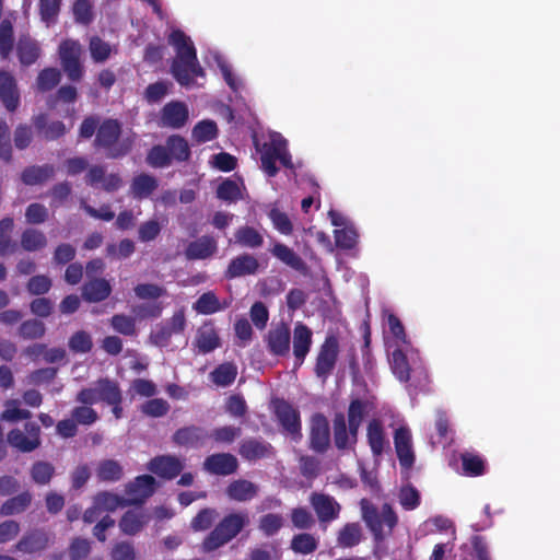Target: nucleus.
<instances>
[{"label":"nucleus","instance_id":"obj_1","mask_svg":"<svg viewBox=\"0 0 560 560\" xmlns=\"http://www.w3.org/2000/svg\"><path fill=\"white\" fill-rule=\"evenodd\" d=\"M167 42L176 51L171 63V73L182 86H191L196 77L203 78L206 75L189 36L176 28L168 35Z\"/></svg>","mask_w":560,"mask_h":560},{"label":"nucleus","instance_id":"obj_2","mask_svg":"<svg viewBox=\"0 0 560 560\" xmlns=\"http://www.w3.org/2000/svg\"><path fill=\"white\" fill-rule=\"evenodd\" d=\"M135 139V135L122 137V124L118 119L105 118L97 128L93 145L107 159L118 160L132 151Z\"/></svg>","mask_w":560,"mask_h":560},{"label":"nucleus","instance_id":"obj_3","mask_svg":"<svg viewBox=\"0 0 560 560\" xmlns=\"http://www.w3.org/2000/svg\"><path fill=\"white\" fill-rule=\"evenodd\" d=\"M249 524L247 512H231L224 515L203 538L201 551L213 552L232 541Z\"/></svg>","mask_w":560,"mask_h":560},{"label":"nucleus","instance_id":"obj_4","mask_svg":"<svg viewBox=\"0 0 560 560\" xmlns=\"http://www.w3.org/2000/svg\"><path fill=\"white\" fill-rule=\"evenodd\" d=\"M191 150L188 141L174 133L166 138L165 144H154L147 153L145 162L154 168H164L176 163L188 162Z\"/></svg>","mask_w":560,"mask_h":560},{"label":"nucleus","instance_id":"obj_5","mask_svg":"<svg viewBox=\"0 0 560 560\" xmlns=\"http://www.w3.org/2000/svg\"><path fill=\"white\" fill-rule=\"evenodd\" d=\"M362 520L371 530L374 541L380 544L392 535L398 523V517L393 508L385 503L378 511L374 505L362 502Z\"/></svg>","mask_w":560,"mask_h":560},{"label":"nucleus","instance_id":"obj_6","mask_svg":"<svg viewBox=\"0 0 560 560\" xmlns=\"http://www.w3.org/2000/svg\"><path fill=\"white\" fill-rule=\"evenodd\" d=\"M83 47L79 40L67 38L58 47L60 66L67 78L72 82L82 80L85 69L82 62Z\"/></svg>","mask_w":560,"mask_h":560},{"label":"nucleus","instance_id":"obj_7","mask_svg":"<svg viewBox=\"0 0 560 560\" xmlns=\"http://www.w3.org/2000/svg\"><path fill=\"white\" fill-rule=\"evenodd\" d=\"M339 355V340L335 335L326 336L320 345L314 365V374L326 382L332 374Z\"/></svg>","mask_w":560,"mask_h":560},{"label":"nucleus","instance_id":"obj_8","mask_svg":"<svg viewBox=\"0 0 560 560\" xmlns=\"http://www.w3.org/2000/svg\"><path fill=\"white\" fill-rule=\"evenodd\" d=\"M272 404L275 416L283 431L294 440H300L302 438L300 411L282 398L275 399Z\"/></svg>","mask_w":560,"mask_h":560},{"label":"nucleus","instance_id":"obj_9","mask_svg":"<svg viewBox=\"0 0 560 560\" xmlns=\"http://www.w3.org/2000/svg\"><path fill=\"white\" fill-rule=\"evenodd\" d=\"M288 141L280 133H272L270 140L265 142L260 149L261 168L269 177H275L279 168L277 161L285 149Z\"/></svg>","mask_w":560,"mask_h":560},{"label":"nucleus","instance_id":"obj_10","mask_svg":"<svg viewBox=\"0 0 560 560\" xmlns=\"http://www.w3.org/2000/svg\"><path fill=\"white\" fill-rule=\"evenodd\" d=\"M156 490V480L151 475H140L126 485L127 505H141Z\"/></svg>","mask_w":560,"mask_h":560},{"label":"nucleus","instance_id":"obj_11","mask_svg":"<svg viewBox=\"0 0 560 560\" xmlns=\"http://www.w3.org/2000/svg\"><path fill=\"white\" fill-rule=\"evenodd\" d=\"M189 119L188 106L182 101H171L160 110L158 126L161 128L180 129Z\"/></svg>","mask_w":560,"mask_h":560},{"label":"nucleus","instance_id":"obj_12","mask_svg":"<svg viewBox=\"0 0 560 560\" xmlns=\"http://www.w3.org/2000/svg\"><path fill=\"white\" fill-rule=\"evenodd\" d=\"M209 440V431L195 424L182 427L172 435V442L176 446L194 450L203 447Z\"/></svg>","mask_w":560,"mask_h":560},{"label":"nucleus","instance_id":"obj_13","mask_svg":"<svg viewBox=\"0 0 560 560\" xmlns=\"http://www.w3.org/2000/svg\"><path fill=\"white\" fill-rule=\"evenodd\" d=\"M269 353L276 357H287L290 352L291 330L284 323L271 327L265 336Z\"/></svg>","mask_w":560,"mask_h":560},{"label":"nucleus","instance_id":"obj_14","mask_svg":"<svg viewBox=\"0 0 560 560\" xmlns=\"http://www.w3.org/2000/svg\"><path fill=\"white\" fill-rule=\"evenodd\" d=\"M186 317L184 311L179 310L164 324L160 325L151 332V341L159 347H166L173 335L180 334L185 330Z\"/></svg>","mask_w":560,"mask_h":560},{"label":"nucleus","instance_id":"obj_15","mask_svg":"<svg viewBox=\"0 0 560 560\" xmlns=\"http://www.w3.org/2000/svg\"><path fill=\"white\" fill-rule=\"evenodd\" d=\"M310 502L320 524L330 523L339 517L341 506L334 497L313 492Z\"/></svg>","mask_w":560,"mask_h":560},{"label":"nucleus","instance_id":"obj_16","mask_svg":"<svg viewBox=\"0 0 560 560\" xmlns=\"http://www.w3.org/2000/svg\"><path fill=\"white\" fill-rule=\"evenodd\" d=\"M330 444V431L327 418L322 413L312 417L310 447L319 454L325 453Z\"/></svg>","mask_w":560,"mask_h":560},{"label":"nucleus","instance_id":"obj_17","mask_svg":"<svg viewBox=\"0 0 560 560\" xmlns=\"http://www.w3.org/2000/svg\"><path fill=\"white\" fill-rule=\"evenodd\" d=\"M202 469L215 476H230L237 471L238 460L231 453H215L206 457Z\"/></svg>","mask_w":560,"mask_h":560},{"label":"nucleus","instance_id":"obj_18","mask_svg":"<svg viewBox=\"0 0 560 560\" xmlns=\"http://www.w3.org/2000/svg\"><path fill=\"white\" fill-rule=\"evenodd\" d=\"M293 355L294 369L301 368L307 354L311 351L313 343V332L305 324L299 322L293 329Z\"/></svg>","mask_w":560,"mask_h":560},{"label":"nucleus","instance_id":"obj_19","mask_svg":"<svg viewBox=\"0 0 560 560\" xmlns=\"http://www.w3.org/2000/svg\"><path fill=\"white\" fill-rule=\"evenodd\" d=\"M147 468L160 478L172 480L180 475L184 463L175 455H159L148 463Z\"/></svg>","mask_w":560,"mask_h":560},{"label":"nucleus","instance_id":"obj_20","mask_svg":"<svg viewBox=\"0 0 560 560\" xmlns=\"http://www.w3.org/2000/svg\"><path fill=\"white\" fill-rule=\"evenodd\" d=\"M238 454L247 462H256L273 457L275 448L269 442L262 439L248 438L241 441Z\"/></svg>","mask_w":560,"mask_h":560},{"label":"nucleus","instance_id":"obj_21","mask_svg":"<svg viewBox=\"0 0 560 560\" xmlns=\"http://www.w3.org/2000/svg\"><path fill=\"white\" fill-rule=\"evenodd\" d=\"M395 451L401 468L410 469L415 464V453L411 443L410 430L399 427L394 433Z\"/></svg>","mask_w":560,"mask_h":560},{"label":"nucleus","instance_id":"obj_22","mask_svg":"<svg viewBox=\"0 0 560 560\" xmlns=\"http://www.w3.org/2000/svg\"><path fill=\"white\" fill-rule=\"evenodd\" d=\"M0 101L9 112H15L20 105V92L15 78L8 71L0 70Z\"/></svg>","mask_w":560,"mask_h":560},{"label":"nucleus","instance_id":"obj_23","mask_svg":"<svg viewBox=\"0 0 560 560\" xmlns=\"http://www.w3.org/2000/svg\"><path fill=\"white\" fill-rule=\"evenodd\" d=\"M217 252V240L210 235H202L187 245L185 257L188 260H205L212 257Z\"/></svg>","mask_w":560,"mask_h":560},{"label":"nucleus","instance_id":"obj_24","mask_svg":"<svg viewBox=\"0 0 560 560\" xmlns=\"http://www.w3.org/2000/svg\"><path fill=\"white\" fill-rule=\"evenodd\" d=\"M258 260L254 256L249 254H242L230 261L224 276L226 279H234L247 275H254L258 270Z\"/></svg>","mask_w":560,"mask_h":560},{"label":"nucleus","instance_id":"obj_25","mask_svg":"<svg viewBox=\"0 0 560 560\" xmlns=\"http://www.w3.org/2000/svg\"><path fill=\"white\" fill-rule=\"evenodd\" d=\"M221 345L220 337L211 323H205L196 332L194 346L199 353L206 354L214 351Z\"/></svg>","mask_w":560,"mask_h":560},{"label":"nucleus","instance_id":"obj_26","mask_svg":"<svg viewBox=\"0 0 560 560\" xmlns=\"http://www.w3.org/2000/svg\"><path fill=\"white\" fill-rule=\"evenodd\" d=\"M40 47L36 39L28 34L21 35L16 44V54L19 61L24 67H30L37 61L40 56Z\"/></svg>","mask_w":560,"mask_h":560},{"label":"nucleus","instance_id":"obj_27","mask_svg":"<svg viewBox=\"0 0 560 560\" xmlns=\"http://www.w3.org/2000/svg\"><path fill=\"white\" fill-rule=\"evenodd\" d=\"M112 293L110 283L104 278L89 280L82 287V299L90 303L105 301Z\"/></svg>","mask_w":560,"mask_h":560},{"label":"nucleus","instance_id":"obj_28","mask_svg":"<svg viewBox=\"0 0 560 560\" xmlns=\"http://www.w3.org/2000/svg\"><path fill=\"white\" fill-rule=\"evenodd\" d=\"M47 115L42 113L32 118L34 128L44 137L47 141H54L66 135V125L60 120L47 122Z\"/></svg>","mask_w":560,"mask_h":560},{"label":"nucleus","instance_id":"obj_29","mask_svg":"<svg viewBox=\"0 0 560 560\" xmlns=\"http://www.w3.org/2000/svg\"><path fill=\"white\" fill-rule=\"evenodd\" d=\"M148 522L149 516L142 509L128 510L119 521V528L124 534L135 536Z\"/></svg>","mask_w":560,"mask_h":560},{"label":"nucleus","instance_id":"obj_30","mask_svg":"<svg viewBox=\"0 0 560 560\" xmlns=\"http://www.w3.org/2000/svg\"><path fill=\"white\" fill-rule=\"evenodd\" d=\"M56 170L51 164L31 165L21 173V180L26 186H36L46 183L55 176Z\"/></svg>","mask_w":560,"mask_h":560},{"label":"nucleus","instance_id":"obj_31","mask_svg":"<svg viewBox=\"0 0 560 560\" xmlns=\"http://www.w3.org/2000/svg\"><path fill=\"white\" fill-rule=\"evenodd\" d=\"M225 493L233 501L246 502L257 495L258 487L249 480L236 479L229 483Z\"/></svg>","mask_w":560,"mask_h":560},{"label":"nucleus","instance_id":"obj_32","mask_svg":"<svg viewBox=\"0 0 560 560\" xmlns=\"http://www.w3.org/2000/svg\"><path fill=\"white\" fill-rule=\"evenodd\" d=\"M368 443L373 456L378 457L388 445L383 423L378 419H372L366 428Z\"/></svg>","mask_w":560,"mask_h":560},{"label":"nucleus","instance_id":"obj_33","mask_svg":"<svg viewBox=\"0 0 560 560\" xmlns=\"http://www.w3.org/2000/svg\"><path fill=\"white\" fill-rule=\"evenodd\" d=\"M48 536L44 530L34 529L26 533L15 545V549L24 553H34L48 546Z\"/></svg>","mask_w":560,"mask_h":560},{"label":"nucleus","instance_id":"obj_34","mask_svg":"<svg viewBox=\"0 0 560 560\" xmlns=\"http://www.w3.org/2000/svg\"><path fill=\"white\" fill-rule=\"evenodd\" d=\"M271 254L277 259H279L280 261H282L283 264L299 272L305 273L307 271V266L305 261L285 244L276 243L271 248Z\"/></svg>","mask_w":560,"mask_h":560},{"label":"nucleus","instance_id":"obj_35","mask_svg":"<svg viewBox=\"0 0 560 560\" xmlns=\"http://www.w3.org/2000/svg\"><path fill=\"white\" fill-rule=\"evenodd\" d=\"M334 444L338 451L353 450L354 444L347 429V420L342 412H337L332 419Z\"/></svg>","mask_w":560,"mask_h":560},{"label":"nucleus","instance_id":"obj_36","mask_svg":"<svg viewBox=\"0 0 560 560\" xmlns=\"http://www.w3.org/2000/svg\"><path fill=\"white\" fill-rule=\"evenodd\" d=\"M158 179L149 174L142 173L133 177L130 185V192L136 199L148 198L158 188Z\"/></svg>","mask_w":560,"mask_h":560},{"label":"nucleus","instance_id":"obj_37","mask_svg":"<svg viewBox=\"0 0 560 560\" xmlns=\"http://www.w3.org/2000/svg\"><path fill=\"white\" fill-rule=\"evenodd\" d=\"M33 500V495L30 491H23L20 494L12 497L4 501L0 506V514L2 516H10L14 514L23 513L28 509Z\"/></svg>","mask_w":560,"mask_h":560},{"label":"nucleus","instance_id":"obj_38","mask_svg":"<svg viewBox=\"0 0 560 560\" xmlns=\"http://www.w3.org/2000/svg\"><path fill=\"white\" fill-rule=\"evenodd\" d=\"M319 540L313 534H295L290 541V549L296 555H311L317 550Z\"/></svg>","mask_w":560,"mask_h":560},{"label":"nucleus","instance_id":"obj_39","mask_svg":"<svg viewBox=\"0 0 560 560\" xmlns=\"http://www.w3.org/2000/svg\"><path fill=\"white\" fill-rule=\"evenodd\" d=\"M389 364L399 382L407 383L410 380V365L404 349L397 348L392 352Z\"/></svg>","mask_w":560,"mask_h":560},{"label":"nucleus","instance_id":"obj_40","mask_svg":"<svg viewBox=\"0 0 560 560\" xmlns=\"http://www.w3.org/2000/svg\"><path fill=\"white\" fill-rule=\"evenodd\" d=\"M362 539V528L359 523H347L337 535V544L341 548L358 546Z\"/></svg>","mask_w":560,"mask_h":560},{"label":"nucleus","instance_id":"obj_41","mask_svg":"<svg viewBox=\"0 0 560 560\" xmlns=\"http://www.w3.org/2000/svg\"><path fill=\"white\" fill-rule=\"evenodd\" d=\"M219 129L217 122L211 119H203L198 121L192 130L191 138L196 143H206L214 140L218 137Z\"/></svg>","mask_w":560,"mask_h":560},{"label":"nucleus","instance_id":"obj_42","mask_svg":"<svg viewBox=\"0 0 560 560\" xmlns=\"http://www.w3.org/2000/svg\"><path fill=\"white\" fill-rule=\"evenodd\" d=\"M237 376V368L231 362L219 364L211 373V381L220 387H228L234 383Z\"/></svg>","mask_w":560,"mask_h":560},{"label":"nucleus","instance_id":"obj_43","mask_svg":"<svg viewBox=\"0 0 560 560\" xmlns=\"http://www.w3.org/2000/svg\"><path fill=\"white\" fill-rule=\"evenodd\" d=\"M463 472L469 477L482 476L486 472L485 459L475 453L464 452L460 454Z\"/></svg>","mask_w":560,"mask_h":560},{"label":"nucleus","instance_id":"obj_44","mask_svg":"<svg viewBox=\"0 0 560 560\" xmlns=\"http://www.w3.org/2000/svg\"><path fill=\"white\" fill-rule=\"evenodd\" d=\"M21 246L26 252H37L47 246V237L42 231L28 228L21 234Z\"/></svg>","mask_w":560,"mask_h":560},{"label":"nucleus","instance_id":"obj_45","mask_svg":"<svg viewBox=\"0 0 560 560\" xmlns=\"http://www.w3.org/2000/svg\"><path fill=\"white\" fill-rule=\"evenodd\" d=\"M96 384L100 401L108 405L110 402H118V400L122 397L120 387L117 382L106 377L100 378Z\"/></svg>","mask_w":560,"mask_h":560},{"label":"nucleus","instance_id":"obj_46","mask_svg":"<svg viewBox=\"0 0 560 560\" xmlns=\"http://www.w3.org/2000/svg\"><path fill=\"white\" fill-rule=\"evenodd\" d=\"M192 307L198 314L202 315H211L224 308L212 291L202 293Z\"/></svg>","mask_w":560,"mask_h":560},{"label":"nucleus","instance_id":"obj_47","mask_svg":"<svg viewBox=\"0 0 560 560\" xmlns=\"http://www.w3.org/2000/svg\"><path fill=\"white\" fill-rule=\"evenodd\" d=\"M89 50L95 63H103L112 56L113 47L109 43L95 35L89 40Z\"/></svg>","mask_w":560,"mask_h":560},{"label":"nucleus","instance_id":"obj_48","mask_svg":"<svg viewBox=\"0 0 560 560\" xmlns=\"http://www.w3.org/2000/svg\"><path fill=\"white\" fill-rule=\"evenodd\" d=\"M235 241L241 246L249 248H257L264 244L262 235L256 229L248 225L241 226L235 232Z\"/></svg>","mask_w":560,"mask_h":560},{"label":"nucleus","instance_id":"obj_49","mask_svg":"<svg viewBox=\"0 0 560 560\" xmlns=\"http://www.w3.org/2000/svg\"><path fill=\"white\" fill-rule=\"evenodd\" d=\"M14 48V30L10 20L4 19L0 23V57L9 58Z\"/></svg>","mask_w":560,"mask_h":560},{"label":"nucleus","instance_id":"obj_50","mask_svg":"<svg viewBox=\"0 0 560 560\" xmlns=\"http://www.w3.org/2000/svg\"><path fill=\"white\" fill-rule=\"evenodd\" d=\"M61 80V73L57 68L48 67L39 71L36 79V88L45 93L55 89Z\"/></svg>","mask_w":560,"mask_h":560},{"label":"nucleus","instance_id":"obj_51","mask_svg":"<svg viewBox=\"0 0 560 560\" xmlns=\"http://www.w3.org/2000/svg\"><path fill=\"white\" fill-rule=\"evenodd\" d=\"M97 477L102 481H118L122 477V467L115 459H104L98 464L96 470Z\"/></svg>","mask_w":560,"mask_h":560},{"label":"nucleus","instance_id":"obj_52","mask_svg":"<svg viewBox=\"0 0 560 560\" xmlns=\"http://www.w3.org/2000/svg\"><path fill=\"white\" fill-rule=\"evenodd\" d=\"M46 332V326L42 320H24L18 330L19 336L25 340L40 339Z\"/></svg>","mask_w":560,"mask_h":560},{"label":"nucleus","instance_id":"obj_53","mask_svg":"<svg viewBox=\"0 0 560 560\" xmlns=\"http://www.w3.org/2000/svg\"><path fill=\"white\" fill-rule=\"evenodd\" d=\"M215 194L218 199L230 203L242 199V192L238 184L230 178H226L219 184Z\"/></svg>","mask_w":560,"mask_h":560},{"label":"nucleus","instance_id":"obj_54","mask_svg":"<svg viewBox=\"0 0 560 560\" xmlns=\"http://www.w3.org/2000/svg\"><path fill=\"white\" fill-rule=\"evenodd\" d=\"M8 442L21 452L28 453L39 446V442L28 439L20 429H13L8 433Z\"/></svg>","mask_w":560,"mask_h":560},{"label":"nucleus","instance_id":"obj_55","mask_svg":"<svg viewBox=\"0 0 560 560\" xmlns=\"http://www.w3.org/2000/svg\"><path fill=\"white\" fill-rule=\"evenodd\" d=\"M55 474V467L48 463L38 460L32 465L31 477L32 480L37 485H48Z\"/></svg>","mask_w":560,"mask_h":560},{"label":"nucleus","instance_id":"obj_56","mask_svg":"<svg viewBox=\"0 0 560 560\" xmlns=\"http://www.w3.org/2000/svg\"><path fill=\"white\" fill-rule=\"evenodd\" d=\"M68 347L73 353H88L93 348V340L88 331L78 330L69 338Z\"/></svg>","mask_w":560,"mask_h":560},{"label":"nucleus","instance_id":"obj_57","mask_svg":"<svg viewBox=\"0 0 560 560\" xmlns=\"http://www.w3.org/2000/svg\"><path fill=\"white\" fill-rule=\"evenodd\" d=\"M284 520L282 515L277 513H268L259 518L258 528L267 537L276 535L283 526Z\"/></svg>","mask_w":560,"mask_h":560},{"label":"nucleus","instance_id":"obj_58","mask_svg":"<svg viewBox=\"0 0 560 560\" xmlns=\"http://www.w3.org/2000/svg\"><path fill=\"white\" fill-rule=\"evenodd\" d=\"M210 439L219 444H231L242 434V429L234 425H223L209 431Z\"/></svg>","mask_w":560,"mask_h":560},{"label":"nucleus","instance_id":"obj_59","mask_svg":"<svg viewBox=\"0 0 560 560\" xmlns=\"http://www.w3.org/2000/svg\"><path fill=\"white\" fill-rule=\"evenodd\" d=\"M113 329L124 336H135L137 334L136 319L125 314H116L110 318Z\"/></svg>","mask_w":560,"mask_h":560},{"label":"nucleus","instance_id":"obj_60","mask_svg":"<svg viewBox=\"0 0 560 560\" xmlns=\"http://www.w3.org/2000/svg\"><path fill=\"white\" fill-rule=\"evenodd\" d=\"M358 243V233L355 229L346 226L335 230V244L341 249H352Z\"/></svg>","mask_w":560,"mask_h":560},{"label":"nucleus","instance_id":"obj_61","mask_svg":"<svg viewBox=\"0 0 560 560\" xmlns=\"http://www.w3.org/2000/svg\"><path fill=\"white\" fill-rule=\"evenodd\" d=\"M275 229L283 235H290L293 232V224L289 215L280 211L278 208H272L268 213Z\"/></svg>","mask_w":560,"mask_h":560},{"label":"nucleus","instance_id":"obj_62","mask_svg":"<svg viewBox=\"0 0 560 560\" xmlns=\"http://www.w3.org/2000/svg\"><path fill=\"white\" fill-rule=\"evenodd\" d=\"M217 516V511L212 508L201 509L191 520L190 526L195 532L209 529Z\"/></svg>","mask_w":560,"mask_h":560},{"label":"nucleus","instance_id":"obj_63","mask_svg":"<svg viewBox=\"0 0 560 560\" xmlns=\"http://www.w3.org/2000/svg\"><path fill=\"white\" fill-rule=\"evenodd\" d=\"M290 517L292 525L302 530L310 529L315 523L312 513L306 508L302 506L292 509Z\"/></svg>","mask_w":560,"mask_h":560},{"label":"nucleus","instance_id":"obj_64","mask_svg":"<svg viewBox=\"0 0 560 560\" xmlns=\"http://www.w3.org/2000/svg\"><path fill=\"white\" fill-rule=\"evenodd\" d=\"M71 417L81 425H92L98 420L96 410L85 405L74 407L71 410Z\"/></svg>","mask_w":560,"mask_h":560}]
</instances>
